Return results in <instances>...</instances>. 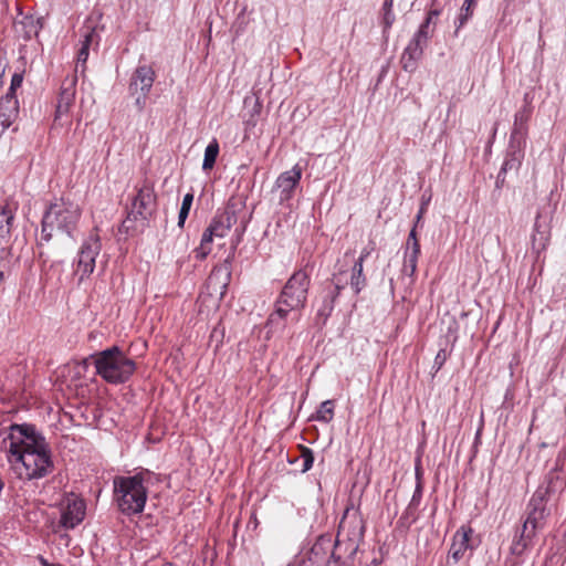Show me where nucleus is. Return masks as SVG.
<instances>
[{"mask_svg": "<svg viewBox=\"0 0 566 566\" xmlns=\"http://www.w3.org/2000/svg\"><path fill=\"white\" fill-rule=\"evenodd\" d=\"M3 444L11 469L19 479H41L52 471L53 461L49 446L33 426H11Z\"/></svg>", "mask_w": 566, "mask_h": 566, "instance_id": "obj_1", "label": "nucleus"}, {"mask_svg": "<svg viewBox=\"0 0 566 566\" xmlns=\"http://www.w3.org/2000/svg\"><path fill=\"white\" fill-rule=\"evenodd\" d=\"M155 474L143 470L129 476H116L113 481L114 501L120 513L126 516L140 514L148 497V486Z\"/></svg>", "mask_w": 566, "mask_h": 566, "instance_id": "obj_2", "label": "nucleus"}, {"mask_svg": "<svg viewBox=\"0 0 566 566\" xmlns=\"http://www.w3.org/2000/svg\"><path fill=\"white\" fill-rule=\"evenodd\" d=\"M545 490H536L532 495L527 509L526 518L518 527L512 539L510 551L513 555L521 556L534 545L538 531L545 526L546 518L551 514Z\"/></svg>", "mask_w": 566, "mask_h": 566, "instance_id": "obj_3", "label": "nucleus"}, {"mask_svg": "<svg viewBox=\"0 0 566 566\" xmlns=\"http://www.w3.org/2000/svg\"><path fill=\"white\" fill-rule=\"evenodd\" d=\"M81 219L78 205L65 198L55 199L45 210L42 219L41 239L50 241L54 231L73 237Z\"/></svg>", "mask_w": 566, "mask_h": 566, "instance_id": "obj_4", "label": "nucleus"}, {"mask_svg": "<svg viewBox=\"0 0 566 566\" xmlns=\"http://www.w3.org/2000/svg\"><path fill=\"white\" fill-rule=\"evenodd\" d=\"M90 359L93 360L96 374L113 385L126 382L136 370L135 361L118 346L92 355Z\"/></svg>", "mask_w": 566, "mask_h": 566, "instance_id": "obj_5", "label": "nucleus"}, {"mask_svg": "<svg viewBox=\"0 0 566 566\" xmlns=\"http://www.w3.org/2000/svg\"><path fill=\"white\" fill-rule=\"evenodd\" d=\"M136 195H134L126 218L123 220L119 232L127 235H134L145 230L151 217L155 206L154 187L147 182L136 186Z\"/></svg>", "mask_w": 566, "mask_h": 566, "instance_id": "obj_6", "label": "nucleus"}, {"mask_svg": "<svg viewBox=\"0 0 566 566\" xmlns=\"http://www.w3.org/2000/svg\"><path fill=\"white\" fill-rule=\"evenodd\" d=\"M310 287V276L298 270L292 274L282 289L275 304L287 308L289 311L300 312L305 306L307 292Z\"/></svg>", "mask_w": 566, "mask_h": 566, "instance_id": "obj_7", "label": "nucleus"}, {"mask_svg": "<svg viewBox=\"0 0 566 566\" xmlns=\"http://www.w3.org/2000/svg\"><path fill=\"white\" fill-rule=\"evenodd\" d=\"M102 250V243L98 234H90L81 244L76 258L73 261L74 274L78 276V282L90 277L96 266V258Z\"/></svg>", "mask_w": 566, "mask_h": 566, "instance_id": "obj_8", "label": "nucleus"}, {"mask_svg": "<svg viewBox=\"0 0 566 566\" xmlns=\"http://www.w3.org/2000/svg\"><path fill=\"white\" fill-rule=\"evenodd\" d=\"M430 25L429 21H423L405 48L400 63L406 72H413L417 69L418 61L422 57L423 50L433 33V29Z\"/></svg>", "mask_w": 566, "mask_h": 566, "instance_id": "obj_9", "label": "nucleus"}, {"mask_svg": "<svg viewBox=\"0 0 566 566\" xmlns=\"http://www.w3.org/2000/svg\"><path fill=\"white\" fill-rule=\"evenodd\" d=\"M301 318L300 312L289 311L275 304L274 311L269 315L265 328L266 338H281L292 337L294 334L293 327Z\"/></svg>", "mask_w": 566, "mask_h": 566, "instance_id": "obj_10", "label": "nucleus"}, {"mask_svg": "<svg viewBox=\"0 0 566 566\" xmlns=\"http://www.w3.org/2000/svg\"><path fill=\"white\" fill-rule=\"evenodd\" d=\"M365 525L361 516L357 511L350 512L347 509L339 522L338 534H346L352 542V547H356V542L364 537Z\"/></svg>", "mask_w": 566, "mask_h": 566, "instance_id": "obj_11", "label": "nucleus"}, {"mask_svg": "<svg viewBox=\"0 0 566 566\" xmlns=\"http://www.w3.org/2000/svg\"><path fill=\"white\" fill-rule=\"evenodd\" d=\"M156 74L149 65H138L129 81V93L136 95L138 92L149 93L155 82Z\"/></svg>", "mask_w": 566, "mask_h": 566, "instance_id": "obj_12", "label": "nucleus"}, {"mask_svg": "<svg viewBox=\"0 0 566 566\" xmlns=\"http://www.w3.org/2000/svg\"><path fill=\"white\" fill-rule=\"evenodd\" d=\"M76 83L77 77L75 75L67 76L63 80L56 104L55 119L67 114L72 107L75 99Z\"/></svg>", "mask_w": 566, "mask_h": 566, "instance_id": "obj_13", "label": "nucleus"}, {"mask_svg": "<svg viewBox=\"0 0 566 566\" xmlns=\"http://www.w3.org/2000/svg\"><path fill=\"white\" fill-rule=\"evenodd\" d=\"M85 516V503L78 499H69L66 505L62 510L61 525L71 530L77 526Z\"/></svg>", "mask_w": 566, "mask_h": 566, "instance_id": "obj_14", "label": "nucleus"}, {"mask_svg": "<svg viewBox=\"0 0 566 566\" xmlns=\"http://www.w3.org/2000/svg\"><path fill=\"white\" fill-rule=\"evenodd\" d=\"M237 221L238 217L235 210L227 208L214 216L209 229L213 232L216 238H224Z\"/></svg>", "mask_w": 566, "mask_h": 566, "instance_id": "obj_15", "label": "nucleus"}, {"mask_svg": "<svg viewBox=\"0 0 566 566\" xmlns=\"http://www.w3.org/2000/svg\"><path fill=\"white\" fill-rule=\"evenodd\" d=\"M19 116V101L17 96L4 94L0 97V126L2 130L9 128Z\"/></svg>", "mask_w": 566, "mask_h": 566, "instance_id": "obj_16", "label": "nucleus"}, {"mask_svg": "<svg viewBox=\"0 0 566 566\" xmlns=\"http://www.w3.org/2000/svg\"><path fill=\"white\" fill-rule=\"evenodd\" d=\"M471 532V528L467 530L464 527H461L455 532L449 551V556L453 559L454 563L460 562L463 558L464 553L469 549Z\"/></svg>", "mask_w": 566, "mask_h": 566, "instance_id": "obj_17", "label": "nucleus"}, {"mask_svg": "<svg viewBox=\"0 0 566 566\" xmlns=\"http://www.w3.org/2000/svg\"><path fill=\"white\" fill-rule=\"evenodd\" d=\"M15 208L10 205L0 207V244L8 242L13 228Z\"/></svg>", "mask_w": 566, "mask_h": 566, "instance_id": "obj_18", "label": "nucleus"}, {"mask_svg": "<svg viewBox=\"0 0 566 566\" xmlns=\"http://www.w3.org/2000/svg\"><path fill=\"white\" fill-rule=\"evenodd\" d=\"M565 481L562 476L560 471L558 470H552L545 478L544 484L538 486L537 490H545L546 491V499L547 501H551V497L553 494L557 493L564 488Z\"/></svg>", "mask_w": 566, "mask_h": 566, "instance_id": "obj_19", "label": "nucleus"}, {"mask_svg": "<svg viewBox=\"0 0 566 566\" xmlns=\"http://www.w3.org/2000/svg\"><path fill=\"white\" fill-rule=\"evenodd\" d=\"M18 24L22 27L23 36L28 40L36 36L42 28L41 19L34 18L33 15H24Z\"/></svg>", "mask_w": 566, "mask_h": 566, "instance_id": "obj_20", "label": "nucleus"}, {"mask_svg": "<svg viewBox=\"0 0 566 566\" xmlns=\"http://www.w3.org/2000/svg\"><path fill=\"white\" fill-rule=\"evenodd\" d=\"M94 35H95L94 30H90V31L87 30L85 32V34L83 35V40L81 41V48H80V50L77 52L76 71L81 66L82 67V72H84L85 63H86V61L88 59L90 46H91V43L93 41Z\"/></svg>", "mask_w": 566, "mask_h": 566, "instance_id": "obj_21", "label": "nucleus"}, {"mask_svg": "<svg viewBox=\"0 0 566 566\" xmlns=\"http://www.w3.org/2000/svg\"><path fill=\"white\" fill-rule=\"evenodd\" d=\"M364 265L360 262H355L350 273V287L355 294H359L366 285V276L363 273Z\"/></svg>", "mask_w": 566, "mask_h": 566, "instance_id": "obj_22", "label": "nucleus"}, {"mask_svg": "<svg viewBox=\"0 0 566 566\" xmlns=\"http://www.w3.org/2000/svg\"><path fill=\"white\" fill-rule=\"evenodd\" d=\"M214 238L216 235L208 227L201 237L199 247L193 250L196 259L203 260L211 252V243Z\"/></svg>", "mask_w": 566, "mask_h": 566, "instance_id": "obj_23", "label": "nucleus"}, {"mask_svg": "<svg viewBox=\"0 0 566 566\" xmlns=\"http://www.w3.org/2000/svg\"><path fill=\"white\" fill-rule=\"evenodd\" d=\"M523 156H516V155H512V154H509L506 153V157L503 161V165L500 169V172H499V176L497 177H501L502 174H518V169L522 165V160H523Z\"/></svg>", "mask_w": 566, "mask_h": 566, "instance_id": "obj_24", "label": "nucleus"}, {"mask_svg": "<svg viewBox=\"0 0 566 566\" xmlns=\"http://www.w3.org/2000/svg\"><path fill=\"white\" fill-rule=\"evenodd\" d=\"M420 252L415 250H405L402 273L407 276H413L417 271V263Z\"/></svg>", "mask_w": 566, "mask_h": 566, "instance_id": "obj_25", "label": "nucleus"}, {"mask_svg": "<svg viewBox=\"0 0 566 566\" xmlns=\"http://www.w3.org/2000/svg\"><path fill=\"white\" fill-rule=\"evenodd\" d=\"M340 545L336 543L335 548L327 562V566H354L353 555L356 553V547H352L350 555L346 558H342L339 555Z\"/></svg>", "mask_w": 566, "mask_h": 566, "instance_id": "obj_26", "label": "nucleus"}, {"mask_svg": "<svg viewBox=\"0 0 566 566\" xmlns=\"http://www.w3.org/2000/svg\"><path fill=\"white\" fill-rule=\"evenodd\" d=\"M475 4H476L475 0H464L462 7L460 9L458 19L455 21L457 30L461 29L472 17Z\"/></svg>", "mask_w": 566, "mask_h": 566, "instance_id": "obj_27", "label": "nucleus"}, {"mask_svg": "<svg viewBox=\"0 0 566 566\" xmlns=\"http://www.w3.org/2000/svg\"><path fill=\"white\" fill-rule=\"evenodd\" d=\"M219 154V145L216 139L208 144L205 150V158L202 163V169L208 170L211 169L216 163V159Z\"/></svg>", "mask_w": 566, "mask_h": 566, "instance_id": "obj_28", "label": "nucleus"}, {"mask_svg": "<svg viewBox=\"0 0 566 566\" xmlns=\"http://www.w3.org/2000/svg\"><path fill=\"white\" fill-rule=\"evenodd\" d=\"M527 137L510 135L507 153L524 157Z\"/></svg>", "mask_w": 566, "mask_h": 566, "instance_id": "obj_29", "label": "nucleus"}, {"mask_svg": "<svg viewBox=\"0 0 566 566\" xmlns=\"http://www.w3.org/2000/svg\"><path fill=\"white\" fill-rule=\"evenodd\" d=\"M532 113H533V107L531 105L528 94H525L524 95V105L515 113L514 122H518V123L528 125Z\"/></svg>", "mask_w": 566, "mask_h": 566, "instance_id": "obj_30", "label": "nucleus"}, {"mask_svg": "<svg viewBox=\"0 0 566 566\" xmlns=\"http://www.w3.org/2000/svg\"><path fill=\"white\" fill-rule=\"evenodd\" d=\"M220 277H223L222 285L220 286V289H221L220 294L223 295L224 290L228 285V282L230 280V271L228 268L213 269V271L211 272V274L209 276V284L213 285Z\"/></svg>", "mask_w": 566, "mask_h": 566, "instance_id": "obj_31", "label": "nucleus"}, {"mask_svg": "<svg viewBox=\"0 0 566 566\" xmlns=\"http://www.w3.org/2000/svg\"><path fill=\"white\" fill-rule=\"evenodd\" d=\"M334 416V402L332 400H325L321 403L317 412L316 419L322 422H329Z\"/></svg>", "mask_w": 566, "mask_h": 566, "instance_id": "obj_32", "label": "nucleus"}, {"mask_svg": "<svg viewBox=\"0 0 566 566\" xmlns=\"http://www.w3.org/2000/svg\"><path fill=\"white\" fill-rule=\"evenodd\" d=\"M334 310V297L325 298L322 306L317 310L316 319L317 323L324 325Z\"/></svg>", "mask_w": 566, "mask_h": 566, "instance_id": "obj_33", "label": "nucleus"}, {"mask_svg": "<svg viewBox=\"0 0 566 566\" xmlns=\"http://www.w3.org/2000/svg\"><path fill=\"white\" fill-rule=\"evenodd\" d=\"M300 179H276L275 187L282 189L280 199L286 200L290 198V192L293 190Z\"/></svg>", "mask_w": 566, "mask_h": 566, "instance_id": "obj_34", "label": "nucleus"}, {"mask_svg": "<svg viewBox=\"0 0 566 566\" xmlns=\"http://www.w3.org/2000/svg\"><path fill=\"white\" fill-rule=\"evenodd\" d=\"M192 200H193V196L191 193H187L184 197L181 208L179 210V216H178V219H179L178 224L179 226H182L185 220L187 219Z\"/></svg>", "mask_w": 566, "mask_h": 566, "instance_id": "obj_35", "label": "nucleus"}, {"mask_svg": "<svg viewBox=\"0 0 566 566\" xmlns=\"http://www.w3.org/2000/svg\"><path fill=\"white\" fill-rule=\"evenodd\" d=\"M23 82V74L14 73L11 77L10 86L6 94L17 96V90L21 87Z\"/></svg>", "mask_w": 566, "mask_h": 566, "instance_id": "obj_36", "label": "nucleus"}, {"mask_svg": "<svg viewBox=\"0 0 566 566\" xmlns=\"http://www.w3.org/2000/svg\"><path fill=\"white\" fill-rule=\"evenodd\" d=\"M417 510L418 509H411V503H409L407 509L405 510V512L400 516L399 521L402 524H407V525H410V524L415 523L417 521V514H416Z\"/></svg>", "mask_w": 566, "mask_h": 566, "instance_id": "obj_37", "label": "nucleus"}, {"mask_svg": "<svg viewBox=\"0 0 566 566\" xmlns=\"http://www.w3.org/2000/svg\"><path fill=\"white\" fill-rule=\"evenodd\" d=\"M302 459H303V465H302V472H307L312 469L314 463V457L312 450L305 448L302 452Z\"/></svg>", "mask_w": 566, "mask_h": 566, "instance_id": "obj_38", "label": "nucleus"}, {"mask_svg": "<svg viewBox=\"0 0 566 566\" xmlns=\"http://www.w3.org/2000/svg\"><path fill=\"white\" fill-rule=\"evenodd\" d=\"M416 227L417 226L415 224L408 235L406 250H415L416 252H420V244L417 239Z\"/></svg>", "mask_w": 566, "mask_h": 566, "instance_id": "obj_39", "label": "nucleus"}, {"mask_svg": "<svg viewBox=\"0 0 566 566\" xmlns=\"http://www.w3.org/2000/svg\"><path fill=\"white\" fill-rule=\"evenodd\" d=\"M422 499V485L421 482L418 481L416 489L413 491L412 497L409 503H411V509H418Z\"/></svg>", "mask_w": 566, "mask_h": 566, "instance_id": "obj_40", "label": "nucleus"}, {"mask_svg": "<svg viewBox=\"0 0 566 566\" xmlns=\"http://www.w3.org/2000/svg\"><path fill=\"white\" fill-rule=\"evenodd\" d=\"M511 135L527 137V135H528V125L527 124H523V123H518V122H514L512 130H511Z\"/></svg>", "mask_w": 566, "mask_h": 566, "instance_id": "obj_41", "label": "nucleus"}, {"mask_svg": "<svg viewBox=\"0 0 566 566\" xmlns=\"http://www.w3.org/2000/svg\"><path fill=\"white\" fill-rule=\"evenodd\" d=\"M395 22V14L392 11H382V27L384 32L388 31Z\"/></svg>", "mask_w": 566, "mask_h": 566, "instance_id": "obj_42", "label": "nucleus"}, {"mask_svg": "<svg viewBox=\"0 0 566 566\" xmlns=\"http://www.w3.org/2000/svg\"><path fill=\"white\" fill-rule=\"evenodd\" d=\"M11 271V266L8 260L0 259V285L6 281Z\"/></svg>", "mask_w": 566, "mask_h": 566, "instance_id": "obj_43", "label": "nucleus"}, {"mask_svg": "<svg viewBox=\"0 0 566 566\" xmlns=\"http://www.w3.org/2000/svg\"><path fill=\"white\" fill-rule=\"evenodd\" d=\"M375 250V243L369 242L360 252L359 258L355 262H360L364 265V261L370 255V253Z\"/></svg>", "mask_w": 566, "mask_h": 566, "instance_id": "obj_44", "label": "nucleus"}, {"mask_svg": "<svg viewBox=\"0 0 566 566\" xmlns=\"http://www.w3.org/2000/svg\"><path fill=\"white\" fill-rule=\"evenodd\" d=\"M135 96H136L135 105H136L138 112H143L146 106L148 93L138 92Z\"/></svg>", "mask_w": 566, "mask_h": 566, "instance_id": "obj_45", "label": "nucleus"}, {"mask_svg": "<svg viewBox=\"0 0 566 566\" xmlns=\"http://www.w3.org/2000/svg\"><path fill=\"white\" fill-rule=\"evenodd\" d=\"M346 283H347V280L343 277V273L339 272L334 275V284H335L336 295L339 294V292L344 289Z\"/></svg>", "mask_w": 566, "mask_h": 566, "instance_id": "obj_46", "label": "nucleus"}, {"mask_svg": "<svg viewBox=\"0 0 566 566\" xmlns=\"http://www.w3.org/2000/svg\"><path fill=\"white\" fill-rule=\"evenodd\" d=\"M303 168L300 163H297L291 171H285L281 174L280 177H302Z\"/></svg>", "mask_w": 566, "mask_h": 566, "instance_id": "obj_47", "label": "nucleus"}, {"mask_svg": "<svg viewBox=\"0 0 566 566\" xmlns=\"http://www.w3.org/2000/svg\"><path fill=\"white\" fill-rule=\"evenodd\" d=\"M441 14V9H431L428 11L424 21H429V23H433V20L437 19Z\"/></svg>", "mask_w": 566, "mask_h": 566, "instance_id": "obj_48", "label": "nucleus"}, {"mask_svg": "<svg viewBox=\"0 0 566 566\" xmlns=\"http://www.w3.org/2000/svg\"><path fill=\"white\" fill-rule=\"evenodd\" d=\"M4 71H6V63L2 59V56H0V90L2 88L3 86V75H4Z\"/></svg>", "mask_w": 566, "mask_h": 566, "instance_id": "obj_49", "label": "nucleus"}, {"mask_svg": "<svg viewBox=\"0 0 566 566\" xmlns=\"http://www.w3.org/2000/svg\"><path fill=\"white\" fill-rule=\"evenodd\" d=\"M88 359H84L83 361L75 365L76 374L80 375L87 367Z\"/></svg>", "mask_w": 566, "mask_h": 566, "instance_id": "obj_50", "label": "nucleus"}, {"mask_svg": "<svg viewBox=\"0 0 566 566\" xmlns=\"http://www.w3.org/2000/svg\"><path fill=\"white\" fill-rule=\"evenodd\" d=\"M426 209H427V207H426V202H422V203H421V207H420V209H419V212H418V214H417V218H416V226L420 222V220H421V218H422V216H423V213H424Z\"/></svg>", "mask_w": 566, "mask_h": 566, "instance_id": "obj_51", "label": "nucleus"}, {"mask_svg": "<svg viewBox=\"0 0 566 566\" xmlns=\"http://www.w3.org/2000/svg\"><path fill=\"white\" fill-rule=\"evenodd\" d=\"M394 0H385L382 11H392Z\"/></svg>", "mask_w": 566, "mask_h": 566, "instance_id": "obj_52", "label": "nucleus"}, {"mask_svg": "<svg viewBox=\"0 0 566 566\" xmlns=\"http://www.w3.org/2000/svg\"><path fill=\"white\" fill-rule=\"evenodd\" d=\"M289 566H312V563L310 560L300 559L295 563L290 564Z\"/></svg>", "mask_w": 566, "mask_h": 566, "instance_id": "obj_53", "label": "nucleus"}, {"mask_svg": "<svg viewBox=\"0 0 566 566\" xmlns=\"http://www.w3.org/2000/svg\"><path fill=\"white\" fill-rule=\"evenodd\" d=\"M444 358H446V357H444V356H442V350H440V352L437 354L434 361H436V364H438V365H439V367H440V366L443 364Z\"/></svg>", "mask_w": 566, "mask_h": 566, "instance_id": "obj_54", "label": "nucleus"}, {"mask_svg": "<svg viewBox=\"0 0 566 566\" xmlns=\"http://www.w3.org/2000/svg\"><path fill=\"white\" fill-rule=\"evenodd\" d=\"M245 230V223L244 221H242V224H241V229L239 230L238 228L235 229V232H238V237H240Z\"/></svg>", "mask_w": 566, "mask_h": 566, "instance_id": "obj_55", "label": "nucleus"}, {"mask_svg": "<svg viewBox=\"0 0 566 566\" xmlns=\"http://www.w3.org/2000/svg\"><path fill=\"white\" fill-rule=\"evenodd\" d=\"M260 111H261V104L259 102H256L254 105V108H253V113L259 114Z\"/></svg>", "mask_w": 566, "mask_h": 566, "instance_id": "obj_56", "label": "nucleus"}, {"mask_svg": "<svg viewBox=\"0 0 566 566\" xmlns=\"http://www.w3.org/2000/svg\"><path fill=\"white\" fill-rule=\"evenodd\" d=\"M40 560H41L42 566H54V565L50 564V563H49L46 559H44L43 557H41V558H40Z\"/></svg>", "mask_w": 566, "mask_h": 566, "instance_id": "obj_57", "label": "nucleus"}, {"mask_svg": "<svg viewBox=\"0 0 566 566\" xmlns=\"http://www.w3.org/2000/svg\"><path fill=\"white\" fill-rule=\"evenodd\" d=\"M429 200H430V197L428 199H426L424 196L422 197V202H426V206L428 205Z\"/></svg>", "mask_w": 566, "mask_h": 566, "instance_id": "obj_58", "label": "nucleus"}, {"mask_svg": "<svg viewBox=\"0 0 566 566\" xmlns=\"http://www.w3.org/2000/svg\"><path fill=\"white\" fill-rule=\"evenodd\" d=\"M502 185L497 181L496 182V188H500Z\"/></svg>", "mask_w": 566, "mask_h": 566, "instance_id": "obj_59", "label": "nucleus"}]
</instances>
